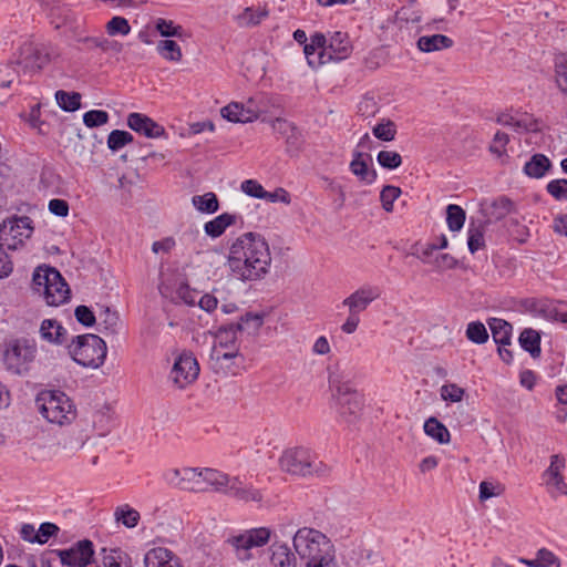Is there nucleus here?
I'll return each mask as SVG.
<instances>
[{"label":"nucleus","instance_id":"nucleus-1","mask_svg":"<svg viewBox=\"0 0 567 567\" xmlns=\"http://www.w3.org/2000/svg\"><path fill=\"white\" fill-rule=\"evenodd\" d=\"M228 267L240 280L254 281L268 274L271 255L267 240L258 233L248 231L235 239L229 248Z\"/></svg>","mask_w":567,"mask_h":567},{"label":"nucleus","instance_id":"nucleus-2","mask_svg":"<svg viewBox=\"0 0 567 567\" xmlns=\"http://www.w3.org/2000/svg\"><path fill=\"white\" fill-rule=\"evenodd\" d=\"M281 471L297 476H324L329 467L308 447L297 446L287 449L279 457Z\"/></svg>","mask_w":567,"mask_h":567},{"label":"nucleus","instance_id":"nucleus-3","mask_svg":"<svg viewBox=\"0 0 567 567\" xmlns=\"http://www.w3.org/2000/svg\"><path fill=\"white\" fill-rule=\"evenodd\" d=\"M35 404L39 413L52 424H70L76 417L73 401L62 391L47 390L38 394Z\"/></svg>","mask_w":567,"mask_h":567},{"label":"nucleus","instance_id":"nucleus-4","mask_svg":"<svg viewBox=\"0 0 567 567\" xmlns=\"http://www.w3.org/2000/svg\"><path fill=\"white\" fill-rule=\"evenodd\" d=\"M292 544L299 557L307 560L306 565L316 564L336 551L334 545L324 534L308 527L297 530Z\"/></svg>","mask_w":567,"mask_h":567},{"label":"nucleus","instance_id":"nucleus-5","mask_svg":"<svg viewBox=\"0 0 567 567\" xmlns=\"http://www.w3.org/2000/svg\"><path fill=\"white\" fill-rule=\"evenodd\" d=\"M34 290L43 295L49 306H60L70 298V289L62 275L53 267L40 266L32 278Z\"/></svg>","mask_w":567,"mask_h":567},{"label":"nucleus","instance_id":"nucleus-6","mask_svg":"<svg viewBox=\"0 0 567 567\" xmlns=\"http://www.w3.org/2000/svg\"><path fill=\"white\" fill-rule=\"evenodd\" d=\"M37 357L35 342L27 338L10 339L4 343L2 364L12 375H25Z\"/></svg>","mask_w":567,"mask_h":567},{"label":"nucleus","instance_id":"nucleus-7","mask_svg":"<svg viewBox=\"0 0 567 567\" xmlns=\"http://www.w3.org/2000/svg\"><path fill=\"white\" fill-rule=\"evenodd\" d=\"M106 343L96 334L78 336L69 346V353L80 365L96 369L106 358Z\"/></svg>","mask_w":567,"mask_h":567},{"label":"nucleus","instance_id":"nucleus-8","mask_svg":"<svg viewBox=\"0 0 567 567\" xmlns=\"http://www.w3.org/2000/svg\"><path fill=\"white\" fill-rule=\"evenodd\" d=\"M32 219L28 216H13L0 224V243L8 250H16L31 237Z\"/></svg>","mask_w":567,"mask_h":567},{"label":"nucleus","instance_id":"nucleus-9","mask_svg":"<svg viewBox=\"0 0 567 567\" xmlns=\"http://www.w3.org/2000/svg\"><path fill=\"white\" fill-rule=\"evenodd\" d=\"M51 62V52L44 44L25 42L20 48L18 64L25 73L40 72Z\"/></svg>","mask_w":567,"mask_h":567},{"label":"nucleus","instance_id":"nucleus-10","mask_svg":"<svg viewBox=\"0 0 567 567\" xmlns=\"http://www.w3.org/2000/svg\"><path fill=\"white\" fill-rule=\"evenodd\" d=\"M337 411L340 417L347 423L355 422L362 412V396L348 385H340L336 393Z\"/></svg>","mask_w":567,"mask_h":567},{"label":"nucleus","instance_id":"nucleus-11","mask_svg":"<svg viewBox=\"0 0 567 567\" xmlns=\"http://www.w3.org/2000/svg\"><path fill=\"white\" fill-rule=\"evenodd\" d=\"M166 482L182 491L205 492L202 470L196 467L171 468L164 474Z\"/></svg>","mask_w":567,"mask_h":567},{"label":"nucleus","instance_id":"nucleus-12","mask_svg":"<svg viewBox=\"0 0 567 567\" xmlns=\"http://www.w3.org/2000/svg\"><path fill=\"white\" fill-rule=\"evenodd\" d=\"M63 566L66 567H86L93 561L94 545L90 539L76 542L70 548L52 550Z\"/></svg>","mask_w":567,"mask_h":567},{"label":"nucleus","instance_id":"nucleus-13","mask_svg":"<svg viewBox=\"0 0 567 567\" xmlns=\"http://www.w3.org/2000/svg\"><path fill=\"white\" fill-rule=\"evenodd\" d=\"M199 374V364L192 352L181 353L171 370V379L179 389L196 381Z\"/></svg>","mask_w":567,"mask_h":567},{"label":"nucleus","instance_id":"nucleus-14","mask_svg":"<svg viewBox=\"0 0 567 567\" xmlns=\"http://www.w3.org/2000/svg\"><path fill=\"white\" fill-rule=\"evenodd\" d=\"M240 358L243 360V355L239 353V350H221V349H212L210 352V368L212 370L224 377L228 374H236L239 365L236 363V359Z\"/></svg>","mask_w":567,"mask_h":567},{"label":"nucleus","instance_id":"nucleus-15","mask_svg":"<svg viewBox=\"0 0 567 567\" xmlns=\"http://www.w3.org/2000/svg\"><path fill=\"white\" fill-rule=\"evenodd\" d=\"M352 51L349 37L344 32H334L327 47V50L320 51V62H329L331 60L341 61L347 59Z\"/></svg>","mask_w":567,"mask_h":567},{"label":"nucleus","instance_id":"nucleus-16","mask_svg":"<svg viewBox=\"0 0 567 567\" xmlns=\"http://www.w3.org/2000/svg\"><path fill=\"white\" fill-rule=\"evenodd\" d=\"M87 427V424L82 426L78 423L75 427L59 442V447L64 456H74L90 443L91 436Z\"/></svg>","mask_w":567,"mask_h":567},{"label":"nucleus","instance_id":"nucleus-17","mask_svg":"<svg viewBox=\"0 0 567 567\" xmlns=\"http://www.w3.org/2000/svg\"><path fill=\"white\" fill-rule=\"evenodd\" d=\"M381 296L378 287L364 285L347 297L342 305L348 307L349 311L360 313L364 311L369 305Z\"/></svg>","mask_w":567,"mask_h":567},{"label":"nucleus","instance_id":"nucleus-18","mask_svg":"<svg viewBox=\"0 0 567 567\" xmlns=\"http://www.w3.org/2000/svg\"><path fill=\"white\" fill-rule=\"evenodd\" d=\"M127 126L148 138H158L165 135L164 126L142 113H130L127 116Z\"/></svg>","mask_w":567,"mask_h":567},{"label":"nucleus","instance_id":"nucleus-19","mask_svg":"<svg viewBox=\"0 0 567 567\" xmlns=\"http://www.w3.org/2000/svg\"><path fill=\"white\" fill-rule=\"evenodd\" d=\"M271 536V530L267 527L252 528L244 534L229 539L230 544L239 550H248L252 547H261L266 545Z\"/></svg>","mask_w":567,"mask_h":567},{"label":"nucleus","instance_id":"nucleus-20","mask_svg":"<svg viewBox=\"0 0 567 567\" xmlns=\"http://www.w3.org/2000/svg\"><path fill=\"white\" fill-rule=\"evenodd\" d=\"M227 496L244 503H261L264 493L251 484H247L240 476H234L230 488L227 489Z\"/></svg>","mask_w":567,"mask_h":567},{"label":"nucleus","instance_id":"nucleus-21","mask_svg":"<svg viewBox=\"0 0 567 567\" xmlns=\"http://www.w3.org/2000/svg\"><path fill=\"white\" fill-rule=\"evenodd\" d=\"M40 338L54 346H63L68 341L66 329L55 319H44L39 329Z\"/></svg>","mask_w":567,"mask_h":567},{"label":"nucleus","instance_id":"nucleus-22","mask_svg":"<svg viewBox=\"0 0 567 567\" xmlns=\"http://www.w3.org/2000/svg\"><path fill=\"white\" fill-rule=\"evenodd\" d=\"M243 324H225L218 328L215 334L213 349L239 350L237 333L240 332Z\"/></svg>","mask_w":567,"mask_h":567},{"label":"nucleus","instance_id":"nucleus-23","mask_svg":"<svg viewBox=\"0 0 567 567\" xmlns=\"http://www.w3.org/2000/svg\"><path fill=\"white\" fill-rule=\"evenodd\" d=\"M145 567H182L179 559L167 548L156 547L144 557Z\"/></svg>","mask_w":567,"mask_h":567},{"label":"nucleus","instance_id":"nucleus-24","mask_svg":"<svg viewBox=\"0 0 567 567\" xmlns=\"http://www.w3.org/2000/svg\"><path fill=\"white\" fill-rule=\"evenodd\" d=\"M220 113L224 118L233 123H248L258 117L255 110L245 107L244 104L238 102H230L220 110Z\"/></svg>","mask_w":567,"mask_h":567},{"label":"nucleus","instance_id":"nucleus-25","mask_svg":"<svg viewBox=\"0 0 567 567\" xmlns=\"http://www.w3.org/2000/svg\"><path fill=\"white\" fill-rule=\"evenodd\" d=\"M202 478L204 481V486L207 487V485H209L216 492L223 493L225 495H227V489L230 488V485L234 481V476L214 468H203Z\"/></svg>","mask_w":567,"mask_h":567},{"label":"nucleus","instance_id":"nucleus-26","mask_svg":"<svg viewBox=\"0 0 567 567\" xmlns=\"http://www.w3.org/2000/svg\"><path fill=\"white\" fill-rule=\"evenodd\" d=\"M270 560L275 567H296V554L291 551L286 543L274 542L270 546Z\"/></svg>","mask_w":567,"mask_h":567},{"label":"nucleus","instance_id":"nucleus-27","mask_svg":"<svg viewBox=\"0 0 567 567\" xmlns=\"http://www.w3.org/2000/svg\"><path fill=\"white\" fill-rule=\"evenodd\" d=\"M238 218L241 217L235 214L223 213L215 217L214 219L205 223L204 231L207 236L212 238L220 237L225 233L227 227L235 225L237 223Z\"/></svg>","mask_w":567,"mask_h":567},{"label":"nucleus","instance_id":"nucleus-28","mask_svg":"<svg viewBox=\"0 0 567 567\" xmlns=\"http://www.w3.org/2000/svg\"><path fill=\"white\" fill-rule=\"evenodd\" d=\"M487 324L491 329L492 337L498 346H509L512 342L513 326L501 318H489Z\"/></svg>","mask_w":567,"mask_h":567},{"label":"nucleus","instance_id":"nucleus-29","mask_svg":"<svg viewBox=\"0 0 567 567\" xmlns=\"http://www.w3.org/2000/svg\"><path fill=\"white\" fill-rule=\"evenodd\" d=\"M99 326L101 327L100 331L105 336H114L118 333L122 322L116 311L111 310L109 307H103L99 313Z\"/></svg>","mask_w":567,"mask_h":567},{"label":"nucleus","instance_id":"nucleus-30","mask_svg":"<svg viewBox=\"0 0 567 567\" xmlns=\"http://www.w3.org/2000/svg\"><path fill=\"white\" fill-rule=\"evenodd\" d=\"M350 171L360 181H362L367 184H372L378 177L377 171L373 168L370 169L368 167V164L363 159V153H361V152L353 153V158L350 163Z\"/></svg>","mask_w":567,"mask_h":567},{"label":"nucleus","instance_id":"nucleus-31","mask_svg":"<svg viewBox=\"0 0 567 567\" xmlns=\"http://www.w3.org/2000/svg\"><path fill=\"white\" fill-rule=\"evenodd\" d=\"M453 43V40L444 34L422 35L417 40V48L422 52H434L449 49Z\"/></svg>","mask_w":567,"mask_h":567},{"label":"nucleus","instance_id":"nucleus-32","mask_svg":"<svg viewBox=\"0 0 567 567\" xmlns=\"http://www.w3.org/2000/svg\"><path fill=\"white\" fill-rule=\"evenodd\" d=\"M551 167L549 158L544 154H534L524 166V173L533 178H542Z\"/></svg>","mask_w":567,"mask_h":567},{"label":"nucleus","instance_id":"nucleus-33","mask_svg":"<svg viewBox=\"0 0 567 567\" xmlns=\"http://www.w3.org/2000/svg\"><path fill=\"white\" fill-rule=\"evenodd\" d=\"M518 342L533 358L540 355V333L537 330L525 328L519 334Z\"/></svg>","mask_w":567,"mask_h":567},{"label":"nucleus","instance_id":"nucleus-34","mask_svg":"<svg viewBox=\"0 0 567 567\" xmlns=\"http://www.w3.org/2000/svg\"><path fill=\"white\" fill-rule=\"evenodd\" d=\"M514 208L513 202L505 196H501L493 200L488 207L485 208V216L487 220H501L506 217Z\"/></svg>","mask_w":567,"mask_h":567},{"label":"nucleus","instance_id":"nucleus-35","mask_svg":"<svg viewBox=\"0 0 567 567\" xmlns=\"http://www.w3.org/2000/svg\"><path fill=\"white\" fill-rule=\"evenodd\" d=\"M424 432L440 444H446L451 440L450 431L436 417L431 416L424 422Z\"/></svg>","mask_w":567,"mask_h":567},{"label":"nucleus","instance_id":"nucleus-36","mask_svg":"<svg viewBox=\"0 0 567 567\" xmlns=\"http://www.w3.org/2000/svg\"><path fill=\"white\" fill-rule=\"evenodd\" d=\"M192 204L198 212L205 214H214L219 209L218 198L213 192L193 196Z\"/></svg>","mask_w":567,"mask_h":567},{"label":"nucleus","instance_id":"nucleus-37","mask_svg":"<svg viewBox=\"0 0 567 567\" xmlns=\"http://www.w3.org/2000/svg\"><path fill=\"white\" fill-rule=\"evenodd\" d=\"M268 16L266 9L246 8L241 13L236 17L237 24L241 28L257 25Z\"/></svg>","mask_w":567,"mask_h":567},{"label":"nucleus","instance_id":"nucleus-38","mask_svg":"<svg viewBox=\"0 0 567 567\" xmlns=\"http://www.w3.org/2000/svg\"><path fill=\"white\" fill-rule=\"evenodd\" d=\"M81 94L59 90L55 92L58 105L65 112H74L81 107Z\"/></svg>","mask_w":567,"mask_h":567},{"label":"nucleus","instance_id":"nucleus-39","mask_svg":"<svg viewBox=\"0 0 567 567\" xmlns=\"http://www.w3.org/2000/svg\"><path fill=\"white\" fill-rule=\"evenodd\" d=\"M114 516L117 522H121L127 528H134L137 526L141 518L140 513L128 504L116 507Z\"/></svg>","mask_w":567,"mask_h":567},{"label":"nucleus","instance_id":"nucleus-40","mask_svg":"<svg viewBox=\"0 0 567 567\" xmlns=\"http://www.w3.org/2000/svg\"><path fill=\"white\" fill-rule=\"evenodd\" d=\"M466 219L465 210L454 204L446 207V223L451 231H458L463 228Z\"/></svg>","mask_w":567,"mask_h":567},{"label":"nucleus","instance_id":"nucleus-41","mask_svg":"<svg viewBox=\"0 0 567 567\" xmlns=\"http://www.w3.org/2000/svg\"><path fill=\"white\" fill-rule=\"evenodd\" d=\"M485 227L483 224L475 226L471 224L467 230V246L471 254H475L477 250L485 247L484 238Z\"/></svg>","mask_w":567,"mask_h":567},{"label":"nucleus","instance_id":"nucleus-42","mask_svg":"<svg viewBox=\"0 0 567 567\" xmlns=\"http://www.w3.org/2000/svg\"><path fill=\"white\" fill-rule=\"evenodd\" d=\"M465 336L475 344L486 343L489 337L486 327L481 321L470 322L466 327Z\"/></svg>","mask_w":567,"mask_h":567},{"label":"nucleus","instance_id":"nucleus-43","mask_svg":"<svg viewBox=\"0 0 567 567\" xmlns=\"http://www.w3.org/2000/svg\"><path fill=\"white\" fill-rule=\"evenodd\" d=\"M157 51L165 60L178 62L182 60L181 47L174 40H162L157 44Z\"/></svg>","mask_w":567,"mask_h":567},{"label":"nucleus","instance_id":"nucleus-44","mask_svg":"<svg viewBox=\"0 0 567 567\" xmlns=\"http://www.w3.org/2000/svg\"><path fill=\"white\" fill-rule=\"evenodd\" d=\"M133 135L127 131L114 130L109 134L107 146L111 151L116 152L125 145L132 143Z\"/></svg>","mask_w":567,"mask_h":567},{"label":"nucleus","instance_id":"nucleus-45","mask_svg":"<svg viewBox=\"0 0 567 567\" xmlns=\"http://www.w3.org/2000/svg\"><path fill=\"white\" fill-rule=\"evenodd\" d=\"M105 30L110 37L127 35L131 32V25L124 17L115 16L106 23Z\"/></svg>","mask_w":567,"mask_h":567},{"label":"nucleus","instance_id":"nucleus-46","mask_svg":"<svg viewBox=\"0 0 567 567\" xmlns=\"http://www.w3.org/2000/svg\"><path fill=\"white\" fill-rule=\"evenodd\" d=\"M556 83L559 90L567 94V55L560 54L555 61Z\"/></svg>","mask_w":567,"mask_h":567},{"label":"nucleus","instance_id":"nucleus-47","mask_svg":"<svg viewBox=\"0 0 567 567\" xmlns=\"http://www.w3.org/2000/svg\"><path fill=\"white\" fill-rule=\"evenodd\" d=\"M380 166L386 169H395L402 164V156L394 151H380L377 155Z\"/></svg>","mask_w":567,"mask_h":567},{"label":"nucleus","instance_id":"nucleus-48","mask_svg":"<svg viewBox=\"0 0 567 567\" xmlns=\"http://www.w3.org/2000/svg\"><path fill=\"white\" fill-rule=\"evenodd\" d=\"M372 133L380 141L391 142L395 138V124L390 120L379 123L372 128Z\"/></svg>","mask_w":567,"mask_h":567},{"label":"nucleus","instance_id":"nucleus-49","mask_svg":"<svg viewBox=\"0 0 567 567\" xmlns=\"http://www.w3.org/2000/svg\"><path fill=\"white\" fill-rule=\"evenodd\" d=\"M92 430L96 431L99 436H105L110 432L111 417L103 411H96L92 414Z\"/></svg>","mask_w":567,"mask_h":567},{"label":"nucleus","instance_id":"nucleus-50","mask_svg":"<svg viewBox=\"0 0 567 567\" xmlns=\"http://www.w3.org/2000/svg\"><path fill=\"white\" fill-rule=\"evenodd\" d=\"M109 113L103 110H91L84 113L83 123L90 127H99L109 122Z\"/></svg>","mask_w":567,"mask_h":567},{"label":"nucleus","instance_id":"nucleus-51","mask_svg":"<svg viewBox=\"0 0 567 567\" xmlns=\"http://www.w3.org/2000/svg\"><path fill=\"white\" fill-rule=\"evenodd\" d=\"M401 195V189L396 186L386 185L380 193V200L385 212L391 213L393 210L394 200Z\"/></svg>","mask_w":567,"mask_h":567},{"label":"nucleus","instance_id":"nucleus-52","mask_svg":"<svg viewBox=\"0 0 567 567\" xmlns=\"http://www.w3.org/2000/svg\"><path fill=\"white\" fill-rule=\"evenodd\" d=\"M155 28L159 32L162 37L169 38V37H182L183 33V27L176 25L172 20H165V19H157L155 22Z\"/></svg>","mask_w":567,"mask_h":567},{"label":"nucleus","instance_id":"nucleus-53","mask_svg":"<svg viewBox=\"0 0 567 567\" xmlns=\"http://www.w3.org/2000/svg\"><path fill=\"white\" fill-rule=\"evenodd\" d=\"M262 317L256 313L247 312L245 316L240 317V320L235 324H243L240 331H247L248 333H254L259 330L262 326Z\"/></svg>","mask_w":567,"mask_h":567},{"label":"nucleus","instance_id":"nucleus-54","mask_svg":"<svg viewBox=\"0 0 567 567\" xmlns=\"http://www.w3.org/2000/svg\"><path fill=\"white\" fill-rule=\"evenodd\" d=\"M465 394V390L455 383L444 384L441 388V396L444 401L461 402Z\"/></svg>","mask_w":567,"mask_h":567},{"label":"nucleus","instance_id":"nucleus-55","mask_svg":"<svg viewBox=\"0 0 567 567\" xmlns=\"http://www.w3.org/2000/svg\"><path fill=\"white\" fill-rule=\"evenodd\" d=\"M546 189L556 200H567V179H553Z\"/></svg>","mask_w":567,"mask_h":567},{"label":"nucleus","instance_id":"nucleus-56","mask_svg":"<svg viewBox=\"0 0 567 567\" xmlns=\"http://www.w3.org/2000/svg\"><path fill=\"white\" fill-rule=\"evenodd\" d=\"M497 123L504 126H512L516 131H536V127L533 123H527L526 121L516 120L509 114H502L497 117Z\"/></svg>","mask_w":567,"mask_h":567},{"label":"nucleus","instance_id":"nucleus-57","mask_svg":"<svg viewBox=\"0 0 567 567\" xmlns=\"http://www.w3.org/2000/svg\"><path fill=\"white\" fill-rule=\"evenodd\" d=\"M60 527L50 522L42 523L37 532V544L43 545L48 543L51 537H55Z\"/></svg>","mask_w":567,"mask_h":567},{"label":"nucleus","instance_id":"nucleus-58","mask_svg":"<svg viewBox=\"0 0 567 567\" xmlns=\"http://www.w3.org/2000/svg\"><path fill=\"white\" fill-rule=\"evenodd\" d=\"M240 189L248 196L254 198L264 199L266 190L262 185L256 179H246L241 183Z\"/></svg>","mask_w":567,"mask_h":567},{"label":"nucleus","instance_id":"nucleus-59","mask_svg":"<svg viewBox=\"0 0 567 567\" xmlns=\"http://www.w3.org/2000/svg\"><path fill=\"white\" fill-rule=\"evenodd\" d=\"M565 468V458L559 454H554L550 456L549 467L544 472L543 477L545 481L547 478H554L557 476H561V471Z\"/></svg>","mask_w":567,"mask_h":567},{"label":"nucleus","instance_id":"nucleus-60","mask_svg":"<svg viewBox=\"0 0 567 567\" xmlns=\"http://www.w3.org/2000/svg\"><path fill=\"white\" fill-rule=\"evenodd\" d=\"M413 256H416L422 262L433 265V260L431 259L433 252L436 250L435 244H426L421 245L416 243L414 246Z\"/></svg>","mask_w":567,"mask_h":567},{"label":"nucleus","instance_id":"nucleus-61","mask_svg":"<svg viewBox=\"0 0 567 567\" xmlns=\"http://www.w3.org/2000/svg\"><path fill=\"white\" fill-rule=\"evenodd\" d=\"M74 316L78 322L84 327H92L96 321L94 312L84 305H80L75 308Z\"/></svg>","mask_w":567,"mask_h":567},{"label":"nucleus","instance_id":"nucleus-62","mask_svg":"<svg viewBox=\"0 0 567 567\" xmlns=\"http://www.w3.org/2000/svg\"><path fill=\"white\" fill-rule=\"evenodd\" d=\"M536 558L540 567H560L559 558L549 549L540 548L536 553Z\"/></svg>","mask_w":567,"mask_h":567},{"label":"nucleus","instance_id":"nucleus-63","mask_svg":"<svg viewBox=\"0 0 567 567\" xmlns=\"http://www.w3.org/2000/svg\"><path fill=\"white\" fill-rule=\"evenodd\" d=\"M176 296L188 306H194L197 301L198 292L192 289L186 282H182L176 289Z\"/></svg>","mask_w":567,"mask_h":567},{"label":"nucleus","instance_id":"nucleus-64","mask_svg":"<svg viewBox=\"0 0 567 567\" xmlns=\"http://www.w3.org/2000/svg\"><path fill=\"white\" fill-rule=\"evenodd\" d=\"M121 554L120 549H103L102 564L104 567H121Z\"/></svg>","mask_w":567,"mask_h":567}]
</instances>
